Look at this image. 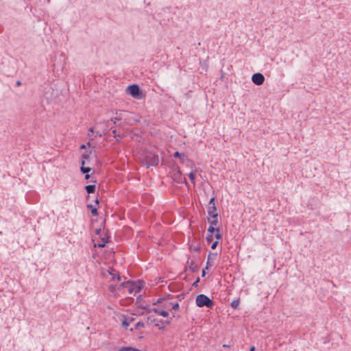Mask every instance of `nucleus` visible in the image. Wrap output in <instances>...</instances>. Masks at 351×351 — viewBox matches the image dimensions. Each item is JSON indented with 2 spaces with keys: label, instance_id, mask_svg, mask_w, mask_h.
Listing matches in <instances>:
<instances>
[{
  "label": "nucleus",
  "instance_id": "nucleus-32",
  "mask_svg": "<svg viewBox=\"0 0 351 351\" xmlns=\"http://www.w3.org/2000/svg\"><path fill=\"white\" fill-rule=\"evenodd\" d=\"M199 281H200V278L199 277H197V279L195 280V281L193 283L192 287H197L198 283L199 282Z\"/></svg>",
  "mask_w": 351,
  "mask_h": 351
},
{
  "label": "nucleus",
  "instance_id": "nucleus-54",
  "mask_svg": "<svg viewBox=\"0 0 351 351\" xmlns=\"http://www.w3.org/2000/svg\"><path fill=\"white\" fill-rule=\"evenodd\" d=\"M165 323H166L167 324H170V321H166V322H165Z\"/></svg>",
  "mask_w": 351,
  "mask_h": 351
},
{
  "label": "nucleus",
  "instance_id": "nucleus-36",
  "mask_svg": "<svg viewBox=\"0 0 351 351\" xmlns=\"http://www.w3.org/2000/svg\"><path fill=\"white\" fill-rule=\"evenodd\" d=\"M218 243H219V241H215V242H213V243H212V245H211V248H212L213 250H215V249L217 247V246Z\"/></svg>",
  "mask_w": 351,
  "mask_h": 351
},
{
  "label": "nucleus",
  "instance_id": "nucleus-29",
  "mask_svg": "<svg viewBox=\"0 0 351 351\" xmlns=\"http://www.w3.org/2000/svg\"><path fill=\"white\" fill-rule=\"evenodd\" d=\"M215 196H213L209 202H208V206L211 205V206H215Z\"/></svg>",
  "mask_w": 351,
  "mask_h": 351
},
{
  "label": "nucleus",
  "instance_id": "nucleus-11",
  "mask_svg": "<svg viewBox=\"0 0 351 351\" xmlns=\"http://www.w3.org/2000/svg\"><path fill=\"white\" fill-rule=\"evenodd\" d=\"M187 264L189 265V269L191 272H196L199 269V266L197 264H195L193 260L190 261V257L188 258Z\"/></svg>",
  "mask_w": 351,
  "mask_h": 351
},
{
  "label": "nucleus",
  "instance_id": "nucleus-16",
  "mask_svg": "<svg viewBox=\"0 0 351 351\" xmlns=\"http://www.w3.org/2000/svg\"><path fill=\"white\" fill-rule=\"evenodd\" d=\"M152 311L153 312H155L164 317H167L169 316V313L165 310H160L156 308H153Z\"/></svg>",
  "mask_w": 351,
  "mask_h": 351
},
{
  "label": "nucleus",
  "instance_id": "nucleus-25",
  "mask_svg": "<svg viewBox=\"0 0 351 351\" xmlns=\"http://www.w3.org/2000/svg\"><path fill=\"white\" fill-rule=\"evenodd\" d=\"M108 130H111L112 134L114 135V136L116 138V137H118V138H122V136L120 135V134H118L117 135V130L114 129L112 130V128H108Z\"/></svg>",
  "mask_w": 351,
  "mask_h": 351
},
{
  "label": "nucleus",
  "instance_id": "nucleus-7",
  "mask_svg": "<svg viewBox=\"0 0 351 351\" xmlns=\"http://www.w3.org/2000/svg\"><path fill=\"white\" fill-rule=\"evenodd\" d=\"M173 157L175 158H179L180 162L182 164L188 165V163H191L192 161L189 160L187 157V156L184 153H180L179 152L176 151L173 154Z\"/></svg>",
  "mask_w": 351,
  "mask_h": 351
},
{
  "label": "nucleus",
  "instance_id": "nucleus-43",
  "mask_svg": "<svg viewBox=\"0 0 351 351\" xmlns=\"http://www.w3.org/2000/svg\"><path fill=\"white\" fill-rule=\"evenodd\" d=\"M155 326H157L160 330H164L165 328L164 326H160L157 323H156Z\"/></svg>",
  "mask_w": 351,
  "mask_h": 351
},
{
  "label": "nucleus",
  "instance_id": "nucleus-55",
  "mask_svg": "<svg viewBox=\"0 0 351 351\" xmlns=\"http://www.w3.org/2000/svg\"><path fill=\"white\" fill-rule=\"evenodd\" d=\"M112 289H113V287H112V286H110V291H112Z\"/></svg>",
  "mask_w": 351,
  "mask_h": 351
},
{
  "label": "nucleus",
  "instance_id": "nucleus-2",
  "mask_svg": "<svg viewBox=\"0 0 351 351\" xmlns=\"http://www.w3.org/2000/svg\"><path fill=\"white\" fill-rule=\"evenodd\" d=\"M142 162L147 168L157 166L159 162L158 156L155 153L148 152L143 157Z\"/></svg>",
  "mask_w": 351,
  "mask_h": 351
},
{
  "label": "nucleus",
  "instance_id": "nucleus-9",
  "mask_svg": "<svg viewBox=\"0 0 351 351\" xmlns=\"http://www.w3.org/2000/svg\"><path fill=\"white\" fill-rule=\"evenodd\" d=\"M121 120L120 118L119 117H115V118H112L109 120H107L106 121L104 122L103 123V125H104V131H107L108 130V128H110V124L112 123L114 124H115L117 123V121H119Z\"/></svg>",
  "mask_w": 351,
  "mask_h": 351
},
{
  "label": "nucleus",
  "instance_id": "nucleus-12",
  "mask_svg": "<svg viewBox=\"0 0 351 351\" xmlns=\"http://www.w3.org/2000/svg\"><path fill=\"white\" fill-rule=\"evenodd\" d=\"M216 255H217L216 253L209 252V254L208 255L207 261H206V269H208L213 265L212 260L215 259Z\"/></svg>",
  "mask_w": 351,
  "mask_h": 351
},
{
  "label": "nucleus",
  "instance_id": "nucleus-33",
  "mask_svg": "<svg viewBox=\"0 0 351 351\" xmlns=\"http://www.w3.org/2000/svg\"><path fill=\"white\" fill-rule=\"evenodd\" d=\"M82 158H83V160H88L90 158V155L88 153H84L82 155Z\"/></svg>",
  "mask_w": 351,
  "mask_h": 351
},
{
  "label": "nucleus",
  "instance_id": "nucleus-52",
  "mask_svg": "<svg viewBox=\"0 0 351 351\" xmlns=\"http://www.w3.org/2000/svg\"><path fill=\"white\" fill-rule=\"evenodd\" d=\"M163 307H165V308H167V304H165L163 305Z\"/></svg>",
  "mask_w": 351,
  "mask_h": 351
},
{
  "label": "nucleus",
  "instance_id": "nucleus-50",
  "mask_svg": "<svg viewBox=\"0 0 351 351\" xmlns=\"http://www.w3.org/2000/svg\"><path fill=\"white\" fill-rule=\"evenodd\" d=\"M250 351H255V347H254V346H252V347L250 348Z\"/></svg>",
  "mask_w": 351,
  "mask_h": 351
},
{
  "label": "nucleus",
  "instance_id": "nucleus-23",
  "mask_svg": "<svg viewBox=\"0 0 351 351\" xmlns=\"http://www.w3.org/2000/svg\"><path fill=\"white\" fill-rule=\"evenodd\" d=\"M130 324V322H128V319L127 318H124V319L122 321L121 325L123 328H127Z\"/></svg>",
  "mask_w": 351,
  "mask_h": 351
},
{
  "label": "nucleus",
  "instance_id": "nucleus-34",
  "mask_svg": "<svg viewBox=\"0 0 351 351\" xmlns=\"http://www.w3.org/2000/svg\"><path fill=\"white\" fill-rule=\"evenodd\" d=\"M209 223H210V226H217V224L218 223V221H217V219H214L212 221H209Z\"/></svg>",
  "mask_w": 351,
  "mask_h": 351
},
{
  "label": "nucleus",
  "instance_id": "nucleus-10",
  "mask_svg": "<svg viewBox=\"0 0 351 351\" xmlns=\"http://www.w3.org/2000/svg\"><path fill=\"white\" fill-rule=\"evenodd\" d=\"M216 206L210 205L208 206V214L210 217L213 219H216L218 216V213L216 212Z\"/></svg>",
  "mask_w": 351,
  "mask_h": 351
},
{
  "label": "nucleus",
  "instance_id": "nucleus-37",
  "mask_svg": "<svg viewBox=\"0 0 351 351\" xmlns=\"http://www.w3.org/2000/svg\"><path fill=\"white\" fill-rule=\"evenodd\" d=\"M191 250H193L195 252H199L200 251V247L198 246H195L193 248L192 247H190Z\"/></svg>",
  "mask_w": 351,
  "mask_h": 351
},
{
  "label": "nucleus",
  "instance_id": "nucleus-38",
  "mask_svg": "<svg viewBox=\"0 0 351 351\" xmlns=\"http://www.w3.org/2000/svg\"><path fill=\"white\" fill-rule=\"evenodd\" d=\"M90 142H88L86 144H82L80 145V149H85L86 147V146H90Z\"/></svg>",
  "mask_w": 351,
  "mask_h": 351
},
{
  "label": "nucleus",
  "instance_id": "nucleus-31",
  "mask_svg": "<svg viewBox=\"0 0 351 351\" xmlns=\"http://www.w3.org/2000/svg\"><path fill=\"white\" fill-rule=\"evenodd\" d=\"M215 237L217 239V240H220L222 239V234L220 233V231L219 232H216L215 234Z\"/></svg>",
  "mask_w": 351,
  "mask_h": 351
},
{
  "label": "nucleus",
  "instance_id": "nucleus-19",
  "mask_svg": "<svg viewBox=\"0 0 351 351\" xmlns=\"http://www.w3.org/2000/svg\"><path fill=\"white\" fill-rule=\"evenodd\" d=\"M188 176H189L191 182L193 185H195V173L194 171H191Z\"/></svg>",
  "mask_w": 351,
  "mask_h": 351
},
{
  "label": "nucleus",
  "instance_id": "nucleus-41",
  "mask_svg": "<svg viewBox=\"0 0 351 351\" xmlns=\"http://www.w3.org/2000/svg\"><path fill=\"white\" fill-rule=\"evenodd\" d=\"M206 267L202 269V277H204L206 276Z\"/></svg>",
  "mask_w": 351,
  "mask_h": 351
},
{
  "label": "nucleus",
  "instance_id": "nucleus-3",
  "mask_svg": "<svg viewBox=\"0 0 351 351\" xmlns=\"http://www.w3.org/2000/svg\"><path fill=\"white\" fill-rule=\"evenodd\" d=\"M195 303L198 307L206 306L207 308H212L214 305V301L204 294H199L197 295Z\"/></svg>",
  "mask_w": 351,
  "mask_h": 351
},
{
  "label": "nucleus",
  "instance_id": "nucleus-51",
  "mask_svg": "<svg viewBox=\"0 0 351 351\" xmlns=\"http://www.w3.org/2000/svg\"><path fill=\"white\" fill-rule=\"evenodd\" d=\"M184 280L185 281H187V280H188V278H187L186 276H185V277L184 278Z\"/></svg>",
  "mask_w": 351,
  "mask_h": 351
},
{
  "label": "nucleus",
  "instance_id": "nucleus-5",
  "mask_svg": "<svg viewBox=\"0 0 351 351\" xmlns=\"http://www.w3.org/2000/svg\"><path fill=\"white\" fill-rule=\"evenodd\" d=\"M126 92L136 99H141L143 94L139 86L135 84L128 86Z\"/></svg>",
  "mask_w": 351,
  "mask_h": 351
},
{
  "label": "nucleus",
  "instance_id": "nucleus-21",
  "mask_svg": "<svg viewBox=\"0 0 351 351\" xmlns=\"http://www.w3.org/2000/svg\"><path fill=\"white\" fill-rule=\"evenodd\" d=\"M92 169L90 167H80V171L84 174L88 173Z\"/></svg>",
  "mask_w": 351,
  "mask_h": 351
},
{
  "label": "nucleus",
  "instance_id": "nucleus-42",
  "mask_svg": "<svg viewBox=\"0 0 351 351\" xmlns=\"http://www.w3.org/2000/svg\"><path fill=\"white\" fill-rule=\"evenodd\" d=\"M101 230L100 228L95 230V234L99 235L101 234Z\"/></svg>",
  "mask_w": 351,
  "mask_h": 351
},
{
  "label": "nucleus",
  "instance_id": "nucleus-28",
  "mask_svg": "<svg viewBox=\"0 0 351 351\" xmlns=\"http://www.w3.org/2000/svg\"><path fill=\"white\" fill-rule=\"evenodd\" d=\"M171 308L173 310V311H178L179 308H180V305L178 302H176L174 304H172V307Z\"/></svg>",
  "mask_w": 351,
  "mask_h": 351
},
{
  "label": "nucleus",
  "instance_id": "nucleus-17",
  "mask_svg": "<svg viewBox=\"0 0 351 351\" xmlns=\"http://www.w3.org/2000/svg\"><path fill=\"white\" fill-rule=\"evenodd\" d=\"M239 304H240V299L237 298L231 302L230 306L234 309H238Z\"/></svg>",
  "mask_w": 351,
  "mask_h": 351
},
{
  "label": "nucleus",
  "instance_id": "nucleus-8",
  "mask_svg": "<svg viewBox=\"0 0 351 351\" xmlns=\"http://www.w3.org/2000/svg\"><path fill=\"white\" fill-rule=\"evenodd\" d=\"M108 274L112 276V280L115 281H120L121 279V277L119 273L114 268L110 267L108 270Z\"/></svg>",
  "mask_w": 351,
  "mask_h": 351
},
{
  "label": "nucleus",
  "instance_id": "nucleus-46",
  "mask_svg": "<svg viewBox=\"0 0 351 351\" xmlns=\"http://www.w3.org/2000/svg\"><path fill=\"white\" fill-rule=\"evenodd\" d=\"M84 165H85V160H82L81 161V167H84Z\"/></svg>",
  "mask_w": 351,
  "mask_h": 351
},
{
  "label": "nucleus",
  "instance_id": "nucleus-53",
  "mask_svg": "<svg viewBox=\"0 0 351 351\" xmlns=\"http://www.w3.org/2000/svg\"><path fill=\"white\" fill-rule=\"evenodd\" d=\"M223 347H226V348L230 347V346H228V345H226V344L223 345Z\"/></svg>",
  "mask_w": 351,
  "mask_h": 351
},
{
  "label": "nucleus",
  "instance_id": "nucleus-18",
  "mask_svg": "<svg viewBox=\"0 0 351 351\" xmlns=\"http://www.w3.org/2000/svg\"><path fill=\"white\" fill-rule=\"evenodd\" d=\"M117 351H136V348L131 346L121 347L118 349Z\"/></svg>",
  "mask_w": 351,
  "mask_h": 351
},
{
  "label": "nucleus",
  "instance_id": "nucleus-49",
  "mask_svg": "<svg viewBox=\"0 0 351 351\" xmlns=\"http://www.w3.org/2000/svg\"><path fill=\"white\" fill-rule=\"evenodd\" d=\"M134 318H133V317H130V318L128 319V322H130V323H131V322H134Z\"/></svg>",
  "mask_w": 351,
  "mask_h": 351
},
{
  "label": "nucleus",
  "instance_id": "nucleus-40",
  "mask_svg": "<svg viewBox=\"0 0 351 351\" xmlns=\"http://www.w3.org/2000/svg\"><path fill=\"white\" fill-rule=\"evenodd\" d=\"M88 135L90 136V134L95 133L94 129L93 128H90L88 130Z\"/></svg>",
  "mask_w": 351,
  "mask_h": 351
},
{
  "label": "nucleus",
  "instance_id": "nucleus-6",
  "mask_svg": "<svg viewBox=\"0 0 351 351\" xmlns=\"http://www.w3.org/2000/svg\"><path fill=\"white\" fill-rule=\"evenodd\" d=\"M252 81L254 84L260 86L264 83L265 77L261 73H256L252 75Z\"/></svg>",
  "mask_w": 351,
  "mask_h": 351
},
{
  "label": "nucleus",
  "instance_id": "nucleus-56",
  "mask_svg": "<svg viewBox=\"0 0 351 351\" xmlns=\"http://www.w3.org/2000/svg\"><path fill=\"white\" fill-rule=\"evenodd\" d=\"M187 269H188V268L186 267L185 269H184V271H186Z\"/></svg>",
  "mask_w": 351,
  "mask_h": 351
},
{
  "label": "nucleus",
  "instance_id": "nucleus-14",
  "mask_svg": "<svg viewBox=\"0 0 351 351\" xmlns=\"http://www.w3.org/2000/svg\"><path fill=\"white\" fill-rule=\"evenodd\" d=\"M86 206H87L88 209L90 210V212H91V214L93 216H94V217L98 216L99 213H98V210H97V207L93 206L91 204H87Z\"/></svg>",
  "mask_w": 351,
  "mask_h": 351
},
{
  "label": "nucleus",
  "instance_id": "nucleus-1",
  "mask_svg": "<svg viewBox=\"0 0 351 351\" xmlns=\"http://www.w3.org/2000/svg\"><path fill=\"white\" fill-rule=\"evenodd\" d=\"M120 287L128 289L130 294H135L143 289V282L141 280H138L136 282L128 280L127 282H122L120 285Z\"/></svg>",
  "mask_w": 351,
  "mask_h": 351
},
{
  "label": "nucleus",
  "instance_id": "nucleus-13",
  "mask_svg": "<svg viewBox=\"0 0 351 351\" xmlns=\"http://www.w3.org/2000/svg\"><path fill=\"white\" fill-rule=\"evenodd\" d=\"M96 186L95 184H89L85 186V190L88 194L94 193L95 192ZM90 195H88L87 197H89Z\"/></svg>",
  "mask_w": 351,
  "mask_h": 351
},
{
  "label": "nucleus",
  "instance_id": "nucleus-30",
  "mask_svg": "<svg viewBox=\"0 0 351 351\" xmlns=\"http://www.w3.org/2000/svg\"><path fill=\"white\" fill-rule=\"evenodd\" d=\"M174 298H176L178 300L181 301L182 300H183L184 298V294L180 293V294H178L176 296H174Z\"/></svg>",
  "mask_w": 351,
  "mask_h": 351
},
{
  "label": "nucleus",
  "instance_id": "nucleus-15",
  "mask_svg": "<svg viewBox=\"0 0 351 351\" xmlns=\"http://www.w3.org/2000/svg\"><path fill=\"white\" fill-rule=\"evenodd\" d=\"M110 237H104L101 238V241L97 243V246L100 248L106 247V243L109 242Z\"/></svg>",
  "mask_w": 351,
  "mask_h": 351
},
{
  "label": "nucleus",
  "instance_id": "nucleus-35",
  "mask_svg": "<svg viewBox=\"0 0 351 351\" xmlns=\"http://www.w3.org/2000/svg\"><path fill=\"white\" fill-rule=\"evenodd\" d=\"M141 308H143V309L146 310L147 313L153 312L152 308H149L148 306H141Z\"/></svg>",
  "mask_w": 351,
  "mask_h": 351
},
{
  "label": "nucleus",
  "instance_id": "nucleus-45",
  "mask_svg": "<svg viewBox=\"0 0 351 351\" xmlns=\"http://www.w3.org/2000/svg\"><path fill=\"white\" fill-rule=\"evenodd\" d=\"M99 136V137H101V136H102V134H101V133H100L99 132H96V136Z\"/></svg>",
  "mask_w": 351,
  "mask_h": 351
},
{
  "label": "nucleus",
  "instance_id": "nucleus-48",
  "mask_svg": "<svg viewBox=\"0 0 351 351\" xmlns=\"http://www.w3.org/2000/svg\"><path fill=\"white\" fill-rule=\"evenodd\" d=\"M95 204H96L97 205H98V204H99V199H98V198H97V197H96V199H95Z\"/></svg>",
  "mask_w": 351,
  "mask_h": 351
},
{
  "label": "nucleus",
  "instance_id": "nucleus-39",
  "mask_svg": "<svg viewBox=\"0 0 351 351\" xmlns=\"http://www.w3.org/2000/svg\"><path fill=\"white\" fill-rule=\"evenodd\" d=\"M163 298H165V300L166 299H169V298H174L173 295H171L170 294H166L165 295H164V297H162Z\"/></svg>",
  "mask_w": 351,
  "mask_h": 351
},
{
  "label": "nucleus",
  "instance_id": "nucleus-24",
  "mask_svg": "<svg viewBox=\"0 0 351 351\" xmlns=\"http://www.w3.org/2000/svg\"><path fill=\"white\" fill-rule=\"evenodd\" d=\"M145 324L143 322H138L135 325V329H138V328H145Z\"/></svg>",
  "mask_w": 351,
  "mask_h": 351
},
{
  "label": "nucleus",
  "instance_id": "nucleus-44",
  "mask_svg": "<svg viewBox=\"0 0 351 351\" xmlns=\"http://www.w3.org/2000/svg\"><path fill=\"white\" fill-rule=\"evenodd\" d=\"M22 84L20 80H18L16 82V85L17 86H20Z\"/></svg>",
  "mask_w": 351,
  "mask_h": 351
},
{
  "label": "nucleus",
  "instance_id": "nucleus-27",
  "mask_svg": "<svg viewBox=\"0 0 351 351\" xmlns=\"http://www.w3.org/2000/svg\"><path fill=\"white\" fill-rule=\"evenodd\" d=\"M164 300H165V298L160 297L155 302H154L153 304L158 305V304H161Z\"/></svg>",
  "mask_w": 351,
  "mask_h": 351
},
{
  "label": "nucleus",
  "instance_id": "nucleus-20",
  "mask_svg": "<svg viewBox=\"0 0 351 351\" xmlns=\"http://www.w3.org/2000/svg\"><path fill=\"white\" fill-rule=\"evenodd\" d=\"M209 234H213L215 232H219V228H215L214 226H210L208 228Z\"/></svg>",
  "mask_w": 351,
  "mask_h": 351
},
{
  "label": "nucleus",
  "instance_id": "nucleus-4",
  "mask_svg": "<svg viewBox=\"0 0 351 351\" xmlns=\"http://www.w3.org/2000/svg\"><path fill=\"white\" fill-rule=\"evenodd\" d=\"M172 175L171 178L174 182L178 184L184 183L186 186H188V182L186 181V178L182 176V171L180 167L177 165H173L172 167Z\"/></svg>",
  "mask_w": 351,
  "mask_h": 351
},
{
  "label": "nucleus",
  "instance_id": "nucleus-26",
  "mask_svg": "<svg viewBox=\"0 0 351 351\" xmlns=\"http://www.w3.org/2000/svg\"><path fill=\"white\" fill-rule=\"evenodd\" d=\"M206 240L208 243H210L213 240V234H208L206 237Z\"/></svg>",
  "mask_w": 351,
  "mask_h": 351
},
{
  "label": "nucleus",
  "instance_id": "nucleus-47",
  "mask_svg": "<svg viewBox=\"0 0 351 351\" xmlns=\"http://www.w3.org/2000/svg\"><path fill=\"white\" fill-rule=\"evenodd\" d=\"M90 178V175L88 173L85 174V179L88 180Z\"/></svg>",
  "mask_w": 351,
  "mask_h": 351
},
{
  "label": "nucleus",
  "instance_id": "nucleus-22",
  "mask_svg": "<svg viewBox=\"0 0 351 351\" xmlns=\"http://www.w3.org/2000/svg\"><path fill=\"white\" fill-rule=\"evenodd\" d=\"M147 322H150L151 323L154 322H162V320H158L157 319H155L153 317V316H148L147 317Z\"/></svg>",
  "mask_w": 351,
  "mask_h": 351
}]
</instances>
